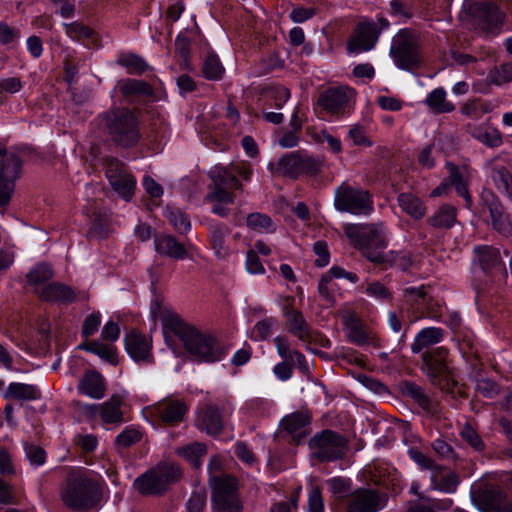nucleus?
Listing matches in <instances>:
<instances>
[{"label":"nucleus","mask_w":512,"mask_h":512,"mask_svg":"<svg viewBox=\"0 0 512 512\" xmlns=\"http://www.w3.org/2000/svg\"><path fill=\"white\" fill-rule=\"evenodd\" d=\"M405 391L406 394L412 397L424 410H432V401L420 386L407 382L405 384Z\"/></svg>","instance_id":"4d7b16f0"},{"label":"nucleus","mask_w":512,"mask_h":512,"mask_svg":"<svg viewBox=\"0 0 512 512\" xmlns=\"http://www.w3.org/2000/svg\"><path fill=\"white\" fill-rule=\"evenodd\" d=\"M489 111L487 105L483 104L479 100H471L465 103L461 107V112L463 115L479 119L483 114Z\"/></svg>","instance_id":"e2e57ef3"},{"label":"nucleus","mask_w":512,"mask_h":512,"mask_svg":"<svg viewBox=\"0 0 512 512\" xmlns=\"http://www.w3.org/2000/svg\"><path fill=\"white\" fill-rule=\"evenodd\" d=\"M118 88L124 96H151L153 94L152 87L143 80L122 79L118 82Z\"/></svg>","instance_id":"58836bf2"},{"label":"nucleus","mask_w":512,"mask_h":512,"mask_svg":"<svg viewBox=\"0 0 512 512\" xmlns=\"http://www.w3.org/2000/svg\"><path fill=\"white\" fill-rule=\"evenodd\" d=\"M283 315L287 321L288 332L305 345L317 342L318 339L324 341L319 333L311 329L303 314L299 310H295L291 304L284 306Z\"/></svg>","instance_id":"2eb2a0df"},{"label":"nucleus","mask_w":512,"mask_h":512,"mask_svg":"<svg viewBox=\"0 0 512 512\" xmlns=\"http://www.w3.org/2000/svg\"><path fill=\"white\" fill-rule=\"evenodd\" d=\"M211 177L216 186L219 185L220 187L235 189L242 188V185L236 178L233 169L230 170L229 167L216 166L214 170L211 171Z\"/></svg>","instance_id":"c03bdc74"},{"label":"nucleus","mask_w":512,"mask_h":512,"mask_svg":"<svg viewBox=\"0 0 512 512\" xmlns=\"http://www.w3.org/2000/svg\"><path fill=\"white\" fill-rule=\"evenodd\" d=\"M310 422V415L305 411H296L285 416L281 422V426L289 433L299 432Z\"/></svg>","instance_id":"49530a36"},{"label":"nucleus","mask_w":512,"mask_h":512,"mask_svg":"<svg viewBox=\"0 0 512 512\" xmlns=\"http://www.w3.org/2000/svg\"><path fill=\"white\" fill-rule=\"evenodd\" d=\"M480 202L486 207L492 219L493 227L503 235L512 232V223L505 213L504 206L499 197L490 189H483L480 194Z\"/></svg>","instance_id":"dca6fc26"},{"label":"nucleus","mask_w":512,"mask_h":512,"mask_svg":"<svg viewBox=\"0 0 512 512\" xmlns=\"http://www.w3.org/2000/svg\"><path fill=\"white\" fill-rule=\"evenodd\" d=\"M490 176L496 189L512 202V173L508 168L503 165H495L491 168Z\"/></svg>","instance_id":"f704fd0d"},{"label":"nucleus","mask_w":512,"mask_h":512,"mask_svg":"<svg viewBox=\"0 0 512 512\" xmlns=\"http://www.w3.org/2000/svg\"><path fill=\"white\" fill-rule=\"evenodd\" d=\"M175 332L185 351L194 361L214 363L222 360L227 354L225 346L214 335L193 325L179 323Z\"/></svg>","instance_id":"f03ea898"},{"label":"nucleus","mask_w":512,"mask_h":512,"mask_svg":"<svg viewBox=\"0 0 512 512\" xmlns=\"http://www.w3.org/2000/svg\"><path fill=\"white\" fill-rule=\"evenodd\" d=\"M456 218V208L445 204L439 207L435 213L428 218V223L437 229H450L455 224Z\"/></svg>","instance_id":"c9c22d12"},{"label":"nucleus","mask_w":512,"mask_h":512,"mask_svg":"<svg viewBox=\"0 0 512 512\" xmlns=\"http://www.w3.org/2000/svg\"><path fill=\"white\" fill-rule=\"evenodd\" d=\"M124 341L126 351L135 361L148 360L151 345L144 335L132 331L126 335Z\"/></svg>","instance_id":"cd10ccee"},{"label":"nucleus","mask_w":512,"mask_h":512,"mask_svg":"<svg viewBox=\"0 0 512 512\" xmlns=\"http://www.w3.org/2000/svg\"><path fill=\"white\" fill-rule=\"evenodd\" d=\"M141 433L133 427L125 428L115 439L118 448H127L141 440Z\"/></svg>","instance_id":"13d9d810"},{"label":"nucleus","mask_w":512,"mask_h":512,"mask_svg":"<svg viewBox=\"0 0 512 512\" xmlns=\"http://www.w3.org/2000/svg\"><path fill=\"white\" fill-rule=\"evenodd\" d=\"M471 500L481 512H512V501L506 493L496 485L484 484L473 488Z\"/></svg>","instance_id":"f8f14e48"},{"label":"nucleus","mask_w":512,"mask_h":512,"mask_svg":"<svg viewBox=\"0 0 512 512\" xmlns=\"http://www.w3.org/2000/svg\"><path fill=\"white\" fill-rule=\"evenodd\" d=\"M35 292L41 300L49 302L69 304L76 299V293L72 288L58 282L51 283L41 290L36 289Z\"/></svg>","instance_id":"b1692460"},{"label":"nucleus","mask_w":512,"mask_h":512,"mask_svg":"<svg viewBox=\"0 0 512 512\" xmlns=\"http://www.w3.org/2000/svg\"><path fill=\"white\" fill-rule=\"evenodd\" d=\"M474 251L484 272L488 273L493 270H503V264L501 262L500 252L498 249L490 246H483L476 247Z\"/></svg>","instance_id":"473e14b6"},{"label":"nucleus","mask_w":512,"mask_h":512,"mask_svg":"<svg viewBox=\"0 0 512 512\" xmlns=\"http://www.w3.org/2000/svg\"><path fill=\"white\" fill-rule=\"evenodd\" d=\"M446 96L443 88H436L427 95L425 103L436 114L452 112L455 106L447 100Z\"/></svg>","instance_id":"4c0bfd02"},{"label":"nucleus","mask_w":512,"mask_h":512,"mask_svg":"<svg viewBox=\"0 0 512 512\" xmlns=\"http://www.w3.org/2000/svg\"><path fill=\"white\" fill-rule=\"evenodd\" d=\"M334 206L340 212L368 215L373 211L372 195L368 190L342 183L335 191Z\"/></svg>","instance_id":"1a4fd4ad"},{"label":"nucleus","mask_w":512,"mask_h":512,"mask_svg":"<svg viewBox=\"0 0 512 512\" xmlns=\"http://www.w3.org/2000/svg\"><path fill=\"white\" fill-rule=\"evenodd\" d=\"M470 11L479 27L486 32H490L501 24L504 17L503 13L493 2L475 3L470 8Z\"/></svg>","instance_id":"6ab92c4d"},{"label":"nucleus","mask_w":512,"mask_h":512,"mask_svg":"<svg viewBox=\"0 0 512 512\" xmlns=\"http://www.w3.org/2000/svg\"><path fill=\"white\" fill-rule=\"evenodd\" d=\"M322 167V159L300 151L285 154L277 162L269 163L268 166L272 174L293 179L301 175L316 176L321 172Z\"/></svg>","instance_id":"423d86ee"},{"label":"nucleus","mask_w":512,"mask_h":512,"mask_svg":"<svg viewBox=\"0 0 512 512\" xmlns=\"http://www.w3.org/2000/svg\"><path fill=\"white\" fill-rule=\"evenodd\" d=\"M123 401L120 396L113 395L107 401L100 404V419L105 424L118 425L123 422L121 406Z\"/></svg>","instance_id":"7c9ffc66"},{"label":"nucleus","mask_w":512,"mask_h":512,"mask_svg":"<svg viewBox=\"0 0 512 512\" xmlns=\"http://www.w3.org/2000/svg\"><path fill=\"white\" fill-rule=\"evenodd\" d=\"M181 476L179 466L171 462H160L136 478L134 487L142 495H157L165 492Z\"/></svg>","instance_id":"39448f33"},{"label":"nucleus","mask_w":512,"mask_h":512,"mask_svg":"<svg viewBox=\"0 0 512 512\" xmlns=\"http://www.w3.org/2000/svg\"><path fill=\"white\" fill-rule=\"evenodd\" d=\"M390 54L401 69H411L419 63L416 43L407 30H401L396 35Z\"/></svg>","instance_id":"4468645a"},{"label":"nucleus","mask_w":512,"mask_h":512,"mask_svg":"<svg viewBox=\"0 0 512 512\" xmlns=\"http://www.w3.org/2000/svg\"><path fill=\"white\" fill-rule=\"evenodd\" d=\"M404 296L408 302L415 304L420 307H424L427 304V292L424 286L421 287H408L405 288Z\"/></svg>","instance_id":"bf43d9fd"},{"label":"nucleus","mask_w":512,"mask_h":512,"mask_svg":"<svg viewBox=\"0 0 512 512\" xmlns=\"http://www.w3.org/2000/svg\"><path fill=\"white\" fill-rule=\"evenodd\" d=\"M105 168L106 177L113 190L124 200H131L136 188V179L128 167L115 158H106Z\"/></svg>","instance_id":"ddd939ff"},{"label":"nucleus","mask_w":512,"mask_h":512,"mask_svg":"<svg viewBox=\"0 0 512 512\" xmlns=\"http://www.w3.org/2000/svg\"><path fill=\"white\" fill-rule=\"evenodd\" d=\"M207 493L204 488H199L193 491L190 499L187 502L188 512H203L206 506Z\"/></svg>","instance_id":"052dcab7"},{"label":"nucleus","mask_w":512,"mask_h":512,"mask_svg":"<svg viewBox=\"0 0 512 512\" xmlns=\"http://www.w3.org/2000/svg\"><path fill=\"white\" fill-rule=\"evenodd\" d=\"M431 487L444 493H454L459 485L458 475L441 466H437L431 473Z\"/></svg>","instance_id":"bb28decb"},{"label":"nucleus","mask_w":512,"mask_h":512,"mask_svg":"<svg viewBox=\"0 0 512 512\" xmlns=\"http://www.w3.org/2000/svg\"><path fill=\"white\" fill-rule=\"evenodd\" d=\"M385 499L374 489L359 488L347 499V512H378Z\"/></svg>","instance_id":"f3484780"},{"label":"nucleus","mask_w":512,"mask_h":512,"mask_svg":"<svg viewBox=\"0 0 512 512\" xmlns=\"http://www.w3.org/2000/svg\"><path fill=\"white\" fill-rule=\"evenodd\" d=\"M213 512H242L243 504L238 494L237 480L230 475L210 478Z\"/></svg>","instance_id":"6e6552de"},{"label":"nucleus","mask_w":512,"mask_h":512,"mask_svg":"<svg viewBox=\"0 0 512 512\" xmlns=\"http://www.w3.org/2000/svg\"><path fill=\"white\" fill-rule=\"evenodd\" d=\"M402 211L414 219H421L426 213L422 201L411 193H401L397 198Z\"/></svg>","instance_id":"e433bc0d"},{"label":"nucleus","mask_w":512,"mask_h":512,"mask_svg":"<svg viewBox=\"0 0 512 512\" xmlns=\"http://www.w3.org/2000/svg\"><path fill=\"white\" fill-rule=\"evenodd\" d=\"M207 199L212 203H234V195L228 192L224 187L215 185L214 189L207 195Z\"/></svg>","instance_id":"338daca9"},{"label":"nucleus","mask_w":512,"mask_h":512,"mask_svg":"<svg viewBox=\"0 0 512 512\" xmlns=\"http://www.w3.org/2000/svg\"><path fill=\"white\" fill-rule=\"evenodd\" d=\"M447 169L451 185L455 188L458 195L464 198L466 207L470 208L472 205V197L468 190V182L470 178L468 168H460L453 163H447Z\"/></svg>","instance_id":"393cba45"},{"label":"nucleus","mask_w":512,"mask_h":512,"mask_svg":"<svg viewBox=\"0 0 512 512\" xmlns=\"http://www.w3.org/2000/svg\"><path fill=\"white\" fill-rule=\"evenodd\" d=\"M224 67L215 53H209L202 65V73L208 80H219L224 74Z\"/></svg>","instance_id":"de8ad7c7"},{"label":"nucleus","mask_w":512,"mask_h":512,"mask_svg":"<svg viewBox=\"0 0 512 512\" xmlns=\"http://www.w3.org/2000/svg\"><path fill=\"white\" fill-rule=\"evenodd\" d=\"M179 456L187 460L194 468L201 466V458L207 453V447L200 442H194L177 449Z\"/></svg>","instance_id":"37998d69"},{"label":"nucleus","mask_w":512,"mask_h":512,"mask_svg":"<svg viewBox=\"0 0 512 512\" xmlns=\"http://www.w3.org/2000/svg\"><path fill=\"white\" fill-rule=\"evenodd\" d=\"M448 350L444 347L426 351L422 355V369L430 383L445 393H454L456 382L447 365Z\"/></svg>","instance_id":"0eeeda50"},{"label":"nucleus","mask_w":512,"mask_h":512,"mask_svg":"<svg viewBox=\"0 0 512 512\" xmlns=\"http://www.w3.org/2000/svg\"><path fill=\"white\" fill-rule=\"evenodd\" d=\"M165 216L179 233H186L190 230L191 223L187 215L178 208L167 207Z\"/></svg>","instance_id":"3c124183"},{"label":"nucleus","mask_w":512,"mask_h":512,"mask_svg":"<svg viewBox=\"0 0 512 512\" xmlns=\"http://www.w3.org/2000/svg\"><path fill=\"white\" fill-rule=\"evenodd\" d=\"M97 485L82 472H71L61 491L64 504L75 510H87L97 502Z\"/></svg>","instance_id":"20e7f679"},{"label":"nucleus","mask_w":512,"mask_h":512,"mask_svg":"<svg viewBox=\"0 0 512 512\" xmlns=\"http://www.w3.org/2000/svg\"><path fill=\"white\" fill-rule=\"evenodd\" d=\"M79 348L89 351L113 365L117 364L116 351L110 345H107V344H104V343H101L98 341H91V342L80 345Z\"/></svg>","instance_id":"a18cd8bd"},{"label":"nucleus","mask_w":512,"mask_h":512,"mask_svg":"<svg viewBox=\"0 0 512 512\" xmlns=\"http://www.w3.org/2000/svg\"><path fill=\"white\" fill-rule=\"evenodd\" d=\"M471 135L473 138L490 148H497L503 143V136L496 128L476 126L471 130Z\"/></svg>","instance_id":"ea45409f"},{"label":"nucleus","mask_w":512,"mask_h":512,"mask_svg":"<svg viewBox=\"0 0 512 512\" xmlns=\"http://www.w3.org/2000/svg\"><path fill=\"white\" fill-rule=\"evenodd\" d=\"M311 457L321 462H329L344 457L347 440L337 432L326 429L316 433L309 440Z\"/></svg>","instance_id":"9d476101"},{"label":"nucleus","mask_w":512,"mask_h":512,"mask_svg":"<svg viewBox=\"0 0 512 512\" xmlns=\"http://www.w3.org/2000/svg\"><path fill=\"white\" fill-rule=\"evenodd\" d=\"M116 63L124 67L130 75H141L150 68L142 57L133 53L119 55Z\"/></svg>","instance_id":"79ce46f5"},{"label":"nucleus","mask_w":512,"mask_h":512,"mask_svg":"<svg viewBox=\"0 0 512 512\" xmlns=\"http://www.w3.org/2000/svg\"><path fill=\"white\" fill-rule=\"evenodd\" d=\"M443 339V330L438 327L424 328L416 335L411 350L413 353H419L424 348L437 344Z\"/></svg>","instance_id":"72a5a7b5"},{"label":"nucleus","mask_w":512,"mask_h":512,"mask_svg":"<svg viewBox=\"0 0 512 512\" xmlns=\"http://www.w3.org/2000/svg\"><path fill=\"white\" fill-rule=\"evenodd\" d=\"M78 391L90 398L101 399L106 391L105 380L100 373L88 371L79 381Z\"/></svg>","instance_id":"a878e982"},{"label":"nucleus","mask_w":512,"mask_h":512,"mask_svg":"<svg viewBox=\"0 0 512 512\" xmlns=\"http://www.w3.org/2000/svg\"><path fill=\"white\" fill-rule=\"evenodd\" d=\"M21 168L22 162L17 154L7 150L0 151V208L9 204Z\"/></svg>","instance_id":"9b49d317"},{"label":"nucleus","mask_w":512,"mask_h":512,"mask_svg":"<svg viewBox=\"0 0 512 512\" xmlns=\"http://www.w3.org/2000/svg\"><path fill=\"white\" fill-rule=\"evenodd\" d=\"M187 412L186 404L179 399H166L154 407V413L166 424H176L183 420Z\"/></svg>","instance_id":"4be33fe9"},{"label":"nucleus","mask_w":512,"mask_h":512,"mask_svg":"<svg viewBox=\"0 0 512 512\" xmlns=\"http://www.w3.org/2000/svg\"><path fill=\"white\" fill-rule=\"evenodd\" d=\"M460 437L469 444L475 451H483L484 442L475 428L470 423H465L460 430Z\"/></svg>","instance_id":"6e6d98bb"},{"label":"nucleus","mask_w":512,"mask_h":512,"mask_svg":"<svg viewBox=\"0 0 512 512\" xmlns=\"http://www.w3.org/2000/svg\"><path fill=\"white\" fill-rule=\"evenodd\" d=\"M265 95L270 101V105L277 109H282L283 105L290 98V91L284 86H272L266 89Z\"/></svg>","instance_id":"864d4df0"},{"label":"nucleus","mask_w":512,"mask_h":512,"mask_svg":"<svg viewBox=\"0 0 512 512\" xmlns=\"http://www.w3.org/2000/svg\"><path fill=\"white\" fill-rule=\"evenodd\" d=\"M348 136L354 145L364 147H371L373 145L372 141L367 136L365 128L358 124H355L350 128Z\"/></svg>","instance_id":"0e129e2a"},{"label":"nucleus","mask_w":512,"mask_h":512,"mask_svg":"<svg viewBox=\"0 0 512 512\" xmlns=\"http://www.w3.org/2000/svg\"><path fill=\"white\" fill-rule=\"evenodd\" d=\"M308 512H324V502L321 490L317 486H312L309 490Z\"/></svg>","instance_id":"774afa93"},{"label":"nucleus","mask_w":512,"mask_h":512,"mask_svg":"<svg viewBox=\"0 0 512 512\" xmlns=\"http://www.w3.org/2000/svg\"><path fill=\"white\" fill-rule=\"evenodd\" d=\"M246 225L249 229L260 233H271L274 231L272 219L259 212L250 213L246 218Z\"/></svg>","instance_id":"09e8293b"},{"label":"nucleus","mask_w":512,"mask_h":512,"mask_svg":"<svg viewBox=\"0 0 512 512\" xmlns=\"http://www.w3.org/2000/svg\"><path fill=\"white\" fill-rule=\"evenodd\" d=\"M196 426L209 435L215 436L223 430L222 415L215 405H206L201 408L196 417Z\"/></svg>","instance_id":"412c9836"},{"label":"nucleus","mask_w":512,"mask_h":512,"mask_svg":"<svg viewBox=\"0 0 512 512\" xmlns=\"http://www.w3.org/2000/svg\"><path fill=\"white\" fill-rule=\"evenodd\" d=\"M489 84L500 86L512 81V62L492 68L487 76Z\"/></svg>","instance_id":"603ef678"},{"label":"nucleus","mask_w":512,"mask_h":512,"mask_svg":"<svg viewBox=\"0 0 512 512\" xmlns=\"http://www.w3.org/2000/svg\"><path fill=\"white\" fill-rule=\"evenodd\" d=\"M64 27L66 35L69 38L75 41H81L88 47H98L100 45L98 35L91 27L78 21L64 24Z\"/></svg>","instance_id":"c85d7f7f"},{"label":"nucleus","mask_w":512,"mask_h":512,"mask_svg":"<svg viewBox=\"0 0 512 512\" xmlns=\"http://www.w3.org/2000/svg\"><path fill=\"white\" fill-rule=\"evenodd\" d=\"M384 255L390 260L387 263H376V265H381L384 268L389 267H398L402 271H407L412 266V259L409 253L402 251H384Z\"/></svg>","instance_id":"8fccbe9b"},{"label":"nucleus","mask_w":512,"mask_h":512,"mask_svg":"<svg viewBox=\"0 0 512 512\" xmlns=\"http://www.w3.org/2000/svg\"><path fill=\"white\" fill-rule=\"evenodd\" d=\"M101 128L122 147L136 145L141 137L136 114L128 108H112L100 116Z\"/></svg>","instance_id":"7ed1b4c3"},{"label":"nucleus","mask_w":512,"mask_h":512,"mask_svg":"<svg viewBox=\"0 0 512 512\" xmlns=\"http://www.w3.org/2000/svg\"><path fill=\"white\" fill-rule=\"evenodd\" d=\"M378 36L379 30L375 22H361L350 37L347 49L350 53L369 51L375 46Z\"/></svg>","instance_id":"a211bd4d"},{"label":"nucleus","mask_w":512,"mask_h":512,"mask_svg":"<svg viewBox=\"0 0 512 512\" xmlns=\"http://www.w3.org/2000/svg\"><path fill=\"white\" fill-rule=\"evenodd\" d=\"M3 397L4 399L31 401L40 399L41 392L35 385L13 382L9 384Z\"/></svg>","instance_id":"2f4dec72"},{"label":"nucleus","mask_w":512,"mask_h":512,"mask_svg":"<svg viewBox=\"0 0 512 512\" xmlns=\"http://www.w3.org/2000/svg\"><path fill=\"white\" fill-rule=\"evenodd\" d=\"M155 251L165 257L182 260L188 256L185 246L177 241L174 236L157 234L154 236Z\"/></svg>","instance_id":"5701e85b"},{"label":"nucleus","mask_w":512,"mask_h":512,"mask_svg":"<svg viewBox=\"0 0 512 512\" xmlns=\"http://www.w3.org/2000/svg\"><path fill=\"white\" fill-rule=\"evenodd\" d=\"M344 327L349 341L355 345L362 346L370 342L371 336L369 332L355 315H349L345 318Z\"/></svg>","instance_id":"c756f323"},{"label":"nucleus","mask_w":512,"mask_h":512,"mask_svg":"<svg viewBox=\"0 0 512 512\" xmlns=\"http://www.w3.org/2000/svg\"><path fill=\"white\" fill-rule=\"evenodd\" d=\"M409 457L417 463L422 469L430 470L431 473L438 466L433 459L426 456L416 448H410L408 450Z\"/></svg>","instance_id":"69168bd1"},{"label":"nucleus","mask_w":512,"mask_h":512,"mask_svg":"<svg viewBox=\"0 0 512 512\" xmlns=\"http://www.w3.org/2000/svg\"><path fill=\"white\" fill-rule=\"evenodd\" d=\"M354 91L348 87L331 88L322 93L318 99V104L329 113H338L342 110Z\"/></svg>","instance_id":"aec40b11"},{"label":"nucleus","mask_w":512,"mask_h":512,"mask_svg":"<svg viewBox=\"0 0 512 512\" xmlns=\"http://www.w3.org/2000/svg\"><path fill=\"white\" fill-rule=\"evenodd\" d=\"M344 233L354 248L371 263H387L388 229L383 222L345 224Z\"/></svg>","instance_id":"f257e3e1"},{"label":"nucleus","mask_w":512,"mask_h":512,"mask_svg":"<svg viewBox=\"0 0 512 512\" xmlns=\"http://www.w3.org/2000/svg\"><path fill=\"white\" fill-rule=\"evenodd\" d=\"M230 229L223 225H215L210 230V244L218 257H225L229 253L225 238L229 235Z\"/></svg>","instance_id":"a19ab883"},{"label":"nucleus","mask_w":512,"mask_h":512,"mask_svg":"<svg viewBox=\"0 0 512 512\" xmlns=\"http://www.w3.org/2000/svg\"><path fill=\"white\" fill-rule=\"evenodd\" d=\"M54 272L50 265L41 263L36 265L27 275V280L31 285H39L50 280Z\"/></svg>","instance_id":"5fc2aeb1"},{"label":"nucleus","mask_w":512,"mask_h":512,"mask_svg":"<svg viewBox=\"0 0 512 512\" xmlns=\"http://www.w3.org/2000/svg\"><path fill=\"white\" fill-rule=\"evenodd\" d=\"M365 293L381 301H390L392 299V294L389 289L379 281L368 283Z\"/></svg>","instance_id":"680f3d73"}]
</instances>
